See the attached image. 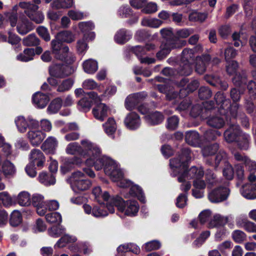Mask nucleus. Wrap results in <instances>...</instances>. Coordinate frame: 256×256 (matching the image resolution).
<instances>
[{
  "label": "nucleus",
  "mask_w": 256,
  "mask_h": 256,
  "mask_svg": "<svg viewBox=\"0 0 256 256\" xmlns=\"http://www.w3.org/2000/svg\"><path fill=\"white\" fill-rule=\"evenodd\" d=\"M52 226L48 230V234L53 238H58L65 233L66 230L62 226Z\"/></svg>",
  "instance_id": "nucleus-52"
},
{
  "label": "nucleus",
  "mask_w": 256,
  "mask_h": 256,
  "mask_svg": "<svg viewBox=\"0 0 256 256\" xmlns=\"http://www.w3.org/2000/svg\"><path fill=\"white\" fill-rule=\"evenodd\" d=\"M222 116H211L208 118L207 123L210 126L220 128L224 124V118H227V116L222 114Z\"/></svg>",
  "instance_id": "nucleus-32"
},
{
  "label": "nucleus",
  "mask_w": 256,
  "mask_h": 256,
  "mask_svg": "<svg viewBox=\"0 0 256 256\" xmlns=\"http://www.w3.org/2000/svg\"><path fill=\"white\" fill-rule=\"evenodd\" d=\"M30 144L34 146H38L46 138V134L39 130H30L27 134Z\"/></svg>",
  "instance_id": "nucleus-14"
},
{
  "label": "nucleus",
  "mask_w": 256,
  "mask_h": 256,
  "mask_svg": "<svg viewBox=\"0 0 256 256\" xmlns=\"http://www.w3.org/2000/svg\"><path fill=\"white\" fill-rule=\"evenodd\" d=\"M58 145L56 138L52 136L48 137L41 146L42 150L46 154H53Z\"/></svg>",
  "instance_id": "nucleus-22"
},
{
  "label": "nucleus",
  "mask_w": 256,
  "mask_h": 256,
  "mask_svg": "<svg viewBox=\"0 0 256 256\" xmlns=\"http://www.w3.org/2000/svg\"><path fill=\"white\" fill-rule=\"evenodd\" d=\"M74 82L72 80L68 78L63 80L58 86L57 91L63 92L68 90L72 86Z\"/></svg>",
  "instance_id": "nucleus-56"
},
{
  "label": "nucleus",
  "mask_w": 256,
  "mask_h": 256,
  "mask_svg": "<svg viewBox=\"0 0 256 256\" xmlns=\"http://www.w3.org/2000/svg\"><path fill=\"white\" fill-rule=\"evenodd\" d=\"M38 178L40 182L45 186L54 184L56 182V179L54 174H48L45 172L40 173Z\"/></svg>",
  "instance_id": "nucleus-41"
},
{
  "label": "nucleus",
  "mask_w": 256,
  "mask_h": 256,
  "mask_svg": "<svg viewBox=\"0 0 256 256\" xmlns=\"http://www.w3.org/2000/svg\"><path fill=\"white\" fill-rule=\"evenodd\" d=\"M76 240V237L69 234H64V236L57 242L54 245L55 248H62L68 243L74 242Z\"/></svg>",
  "instance_id": "nucleus-44"
},
{
  "label": "nucleus",
  "mask_w": 256,
  "mask_h": 256,
  "mask_svg": "<svg viewBox=\"0 0 256 256\" xmlns=\"http://www.w3.org/2000/svg\"><path fill=\"white\" fill-rule=\"evenodd\" d=\"M83 88L86 90H94L97 88L100 92H102L100 90V86L98 85L94 80L88 79L85 80L82 84Z\"/></svg>",
  "instance_id": "nucleus-58"
},
{
  "label": "nucleus",
  "mask_w": 256,
  "mask_h": 256,
  "mask_svg": "<svg viewBox=\"0 0 256 256\" xmlns=\"http://www.w3.org/2000/svg\"><path fill=\"white\" fill-rule=\"evenodd\" d=\"M70 181L72 188L75 192L87 190L91 186V182L86 179L84 174L80 171L72 174Z\"/></svg>",
  "instance_id": "nucleus-9"
},
{
  "label": "nucleus",
  "mask_w": 256,
  "mask_h": 256,
  "mask_svg": "<svg viewBox=\"0 0 256 256\" xmlns=\"http://www.w3.org/2000/svg\"><path fill=\"white\" fill-rule=\"evenodd\" d=\"M218 144L216 143L208 145L202 148V154L205 157L212 156L218 152Z\"/></svg>",
  "instance_id": "nucleus-50"
},
{
  "label": "nucleus",
  "mask_w": 256,
  "mask_h": 256,
  "mask_svg": "<svg viewBox=\"0 0 256 256\" xmlns=\"http://www.w3.org/2000/svg\"><path fill=\"white\" fill-rule=\"evenodd\" d=\"M90 40L86 34H84L83 37L78 40L76 44V48L78 52L84 54L88 48V42Z\"/></svg>",
  "instance_id": "nucleus-28"
},
{
  "label": "nucleus",
  "mask_w": 256,
  "mask_h": 256,
  "mask_svg": "<svg viewBox=\"0 0 256 256\" xmlns=\"http://www.w3.org/2000/svg\"><path fill=\"white\" fill-rule=\"evenodd\" d=\"M33 29L32 24L27 20H22L17 26L18 32L21 34H26Z\"/></svg>",
  "instance_id": "nucleus-40"
},
{
  "label": "nucleus",
  "mask_w": 256,
  "mask_h": 256,
  "mask_svg": "<svg viewBox=\"0 0 256 256\" xmlns=\"http://www.w3.org/2000/svg\"><path fill=\"white\" fill-rule=\"evenodd\" d=\"M206 80L210 84L214 86H220L222 89L226 90L227 87L226 83L222 82L219 77L213 75H206L204 77Z\"/></svg>",
  "instance_id": "nucleus-38"
},
{
  "label": "nucleus",
  "mask_w": 256,
  "mask_h": 256,
  "mask_svg": "<svg viewBox=\"0 0 256 256\" xmlns=\"http://www.w3.org/2000/svg\"><path fill=\"white\" fill-rule=\"evenodd\" d=\"M194 60L193 50L185 48L182 54L181 62L178 70L180 75H190L192 70V63Z\"/></svg>",
  "instance_id": "nucleus-7"
},
{
  "label": "nucleus",
  "mask_w": 256,
  "mask_h": 256,
  "mask_svg": "<svg viewBox=\"0 0 256 256\" xmlns=\"http://www.w3.org/2000/svg\"><path fill=\"white\" fill-rule=\"evenodd\" d=\"M82 146L78 142H70L68 144L66 148V152L68 154L74 155L78 154L81 156Z\"/></svg>",
  "instance_id": "nucleus-42"
},
{
  "label": "nucleus",
  "mask_w": 256,
  "mask_h": 256,
  "mask_svg": "<svg viewBox=\"0 0 256 256\" xmlns=\"http://www.w3.org/2000/svg\"><path fill=\"white\" fill-rule=\"evenodd\" d=\"M40 41L34 34H30L23 39L22 43L26 46H37Z\"/></svg>",
  "instance_id": "nucleus-51"
},
{
  "label": "nucleus",
  "mask_w": 256,
  "mask_h": 256,
  "mask_svg": "<svg viewBox=\"0 0 256 256\" xmlns=\"http://www.w3.org/2000/svg\"><path fill=\"white\" fill-rule=\"evenodd\" d=\"M141 23L143 26L157 28L162 24V22L156 18H146L142 20Z\"/></svg>",
  "instance_id": "nucleus-49"
},
{
  "label": "nucleus",
  "mask_w": 256,
  "mask_h": 256,
  "mask_svg": "<svg viewBox=\"0 0 256 256\" xmlns=\"http://www.w3.org/2000/svg\"><path fill=\"white\" fill-rule=\"evenodd\" d=\"M49 73L52 76L63 78L72 74L70 68L67 65L53 64L49 68Z\"/></svg>",
  "instance_id": "nucleus-12"
},
{
  "label": "nucleus",
  "mask_w": 256,
  "mask_h": 256,
  "mask_svg": "<svg viewBox=\"0 0 256 256\" xmlns=\"http://www.w3.org/2000/svg\"><path fill=\"white\" fill-rule=\"evenodd\" d=\"M30 158L32 164H34L38 167L42 166L45 161V158L42 152L38 149H34L31 150Z\"/></svg>",
  "instance_id": "nucleus-21"
},
{
  "label": "nucleus",
  "mask_w": 256,
  "mask_h": 256,
  "mask_svg": "<svg viewBox=\"0 0 256 256\" xmlns=\"http://www.w3.org/2000/svg\"><path fill=\"white\" fill-rule=\"evenodd\" d=\"M0 170L6 177L13 176L16 172L14 164L8 160H5L2 162V170Z\"/></svg>",
  "instance_id": "nucleus-31"
},
{
  "label": "nucleus",
  "mask_w": 256,
  "mask_h": 256,
  "mask_svg": "<svg viewBox=\"0 0 256 256\" xmlns=\"http://www.w3.org/2000/svg\"><path fill=\"white\" fill-rule=\"evenodd\" d=\"M178 181L183 184L180 186V189L184 192L188 190L191 188L190 183L188 182V180L184 176V174H181L178 177Z\"/></svg>",
  "instance_id": "nucleus-60"
},
{
  "label": "nucleus",
  "mask_w": 256,
  "mask_h": 256,
  "mask_svg": "<svg viewBox=\"0 0 256 256\" xmlns=\"http://www.w3.org/2000/svg\"><path fill=\"white\" fill-rule=\"evenodd\" d=\"M229 220V216H224L220 214H216L213 216L208 224L210 228H217L224 226Z\"/></svg>",
  "instance_id": "nucleus-26"
},
{
  "label": "nucleus",
  "mask_w": 256,
  "mask_h": 256,
  "mask_svg": "<svg viewBox=\"0 0 256 256\" xmlns=\"http://www.w3.org/2000/svg\"><path fill=\"white\" fill-rule=\"evenodd\" d=\"M73 0H56L52 3V6L56 9L69 8L73 5Z\"/></svg>",
  "instance_id": "nucleus-54"
},
{
  "label": "nucleus",
  "mask_w": 256,
  "mask_h": 256,
  "mask_svg": "<svg viewBox=\"0 0 256 256\" xmlns=\"http://www.w3.org/2000/svg\"><path fill=\"white\" fill-rule=\"evenodd\" d=\"M214 99L218 105L220 106V112L221 114L228 115L229 112L234 120L237 117L238 106L236 103H234L230 106V100L226 98L224 94L220 92L216 93Z\"/></svg>",
  "instance_id": "nucleus-6"
},
{
  "label": "nucleus",
  "mask_w": 256,
  "mask_h": 256,
  "mask_svg": "<svg viewBox=\"0 0 256 256\" xmlns=\"http://www.w3.org/2000/svg\"><path fill=\"white\" fill-rule=\"evenodd\" d=\"M108 160H112L108 157L101 156L100 154L96 158H87L86 160V164L88 166H94L96 170H102V168L104 169V168L109 166L108 162Z\"/></svg>",
  "instance_id": "nucleus-13"
},
{
  "label": "nucleus",
  "mask_w": 256,
  "mask_h": 256,
  "mask_svg": "<svg viewBox=\"0 0 256 256\" xmlns=\"http://www.w3.org/2000/svg\"><path fill=\"white\" fill-rule=\"evenodd\" d=\"M156 46L152 44H147L145 47H142L139 46H134L132 48L133 52L140 58L146 54V52L154 49Z\"/></svg>",
  "instance_id": "nucleus-34"
},
{
  "label": "nucleus",
  "mask_w": 256,
  "mask_h": 256,
  "mask_svg": "<svg viewBox=\"0 0 256 256\" xmlns=\"http://www.w3.org/2000/svg\"><path fill=\"white\" fill-rule=\"evenodd\" d=\"M0 201L6 206H10L12 204V199L6 192H0Z\"/></svg>",
  "instance_id": "nucleus-63"
},
{
  "label": "nucleus",
  "mask_w": 256,
  "mask_h": 256,
  "mask_svg": "<svg viewBox=\"0 0 256 256\" xmlns=\"http://www.w3.org/2000/svg\"><path fill=\"white\" fill-rule=\"evenodd\" d=\"M18 202L22 206H28L30 204V194L26 192L19 194L18 196Z\"/></svg>",
  "instance_id": "nucleus-53"
},
{
  "label": "nucleus",
  "mask_w": 256,
  "mask_h": 256,
  "mask_svg": "<svg viewBox=\"0 0 256 256\" xmlns=\"http://www.w3.org/2000/svg\"><path fill=\"white\" fill-rule=\"evenodd\" d=\"M241 134V130L238 125L232 124L224 133V137L226 142H236L238 136Z\"/></svg>",
  "instance_id": "nucleus-16"
},
{
  "label": "nucleus",
  "mask_w": 256,
  "mask_h": 256,
  "mask_svg": "<svg viewBox=\"0 0 256 256\" xmlns=\"http://www.w3.org/2000/svg\"><path fill=\"white\" fill-rule=\"evenodd\" d=\"M100 206H95L93 208L92 214L96 217H103L108 216V212L107 207L105 208L104 204H100Z\"/></svg>",
  "instance_id": "nucleus-46"
},
{
  "label": "nucleus",
  "mask_w": 256,
  "mask_h": 256,
  "mask_svg": "<svg viewBox=\"0 0 256 256\" xmlns=\"http://www.w3.org/2000/svg\"><path fill=\"white\" fill-rule=\"evenodd\" d=\"M108 107L104 104L100 103L93 108L92 113L96 119L103 121L108 116Z\"/></svg>",
  "instance_id": "nucleus-20"
},
{
  "label": "nucleus",
  "mask_w": 256,
  "mask_h": 256,
  "mask_svg": "<svg viewBox=\"0 0 256 256\" xmlns=\"http://www.w3.org/2000/svg\"><path fill=\"white\" fill-rule=\"evenodd\" d=\"M62 106V100L60 98H57L54 99L50 104L48 108V111L50 114H54L57 112L60 108Z\"/></svg>",
  "instance_id": "nucleus-47"
},
{
  "label": "nucleus",
  "mask_w": 256,
  "mask_h": 256,
  "mask_svg": "<svg viewBox=\"0 0 256 256\" xmlns=\"http://www.w3.org/2000/svg\"><path fill=\"white\" fill-rule=\"evenodd\" d=\"M114 206L120 212H124L126 215L135 216L138 211L139 205L136 200H127L124 202L120 197L116 196L114 198Z\"/></svg>",
  "instance_id": "nucleus-8"
},
{
  "label": "nucleus",
  "mask_w": 256,
  "mask_h": 256,
  "mask_svg": "<svg viewBox=\"0 0 256 256\" xmlns=\"http://www.w3.org/2000/svg\"><path fill=\"white\" fill-rule=\"evenodd\" d=\"M124 124L129 129H136L140 124V117L136 113L134 112H130L125 118Z\"/></svg>",
  "instance_id": "nucleus-18"
},
{
  "label": "nucleus",
  "mask_w": 256,
  "mask_h": 256,
  "mask_svg": "<svg viewBox=\"0 0 256 256\" xmlns=\"http://www.w3.org/2000/svg\"><path fill=\"white\" fill-rule=\"evenodd\" d=\"M132 37V34L126 30L122 29L118 31L115 35V41L118 44H124Z\"/></svg>",
  "instance_id": "nucleus-35"
},
{
  "label": "nucleus",
  "mask_w": 256,
  "mask_h": 256,
  "mask_svg": "<svg viewBox=\"0 0 256 256\" xmlns=\"http://www.w3.org/2000/svg\"><path fill=\"white\" fill-rule=\"evenodd\" d=\"M14 121L18 131L20 132H24L29 127L28 120H26L24 116H18Z\"/></svg>",
  "instance_id": "nucleus-43"
},
{
  "label": "nucleus",
  "mask_w": 256,
  "mask_h": 256,
  "mask_svg": "<svg viewBox=\"0 0 256 256\" xmlns=\"http://www.w3.org/2000/svg\"><path fill=\"white\" fill-rule=\"evenodd\" d=\"M46 221L50 224H59L62 220L61 215L58 212H52L46 216Z\"/></svg>",
  "instance_id": "nucleus-55"
},
{
  "label": "nucleus",
  "mask_w": 256,
  "mask_h": 256,
  "mask_svg": "<svg viewBox=\"0 0 256 256\" xmlns=\"http://www.w3.org/2000/svg\"><path fill=\"white\" fill-rule=\"evenodd\" d=\"M238 68V63L235 60L228 62L226 66V70L230 75H233L236 74Z\"/></svg>",
  "instance_id": "nucleus-61"
},
{
  "label": "nucleus",
  "mask_w": 256,
  "mask_h": 256,
  "mask_svg": "<svg viewBox=\"0 0 256 256\" xmlns=\"http://www.w3.org/2000/svg\"><path fill=\"white\" fill-rule=\"evenodd\" d=\"M78 28L84 34H86L90 40H93L95 38L94 32H90L94 28V24L90 22H83L78 24Z\"/></svg>",
  "instance_id": "nucleus-27"
},
{
  "label": "nucleus",
  "mask_w": 256,
  "mask_h": 256,
  "mask_svg": "<svg viewBox=\"0 0 256 256\" xmlns=\"http://www.w3.org/2000/svg\"><path fill=\"white\" fill-rule=\"evenodd\" d=\"M116 197H110L109 194L107 192H104L100 194V197H98L96 200L100 204H104L103 201L106 202L107 209L110 213H114V198Z\"/></svg>",
  "instance_id": "nucleus-17"
},
{
  "label": "nucleus",
  "mask_w": 256,
  "mask_h": 256,
  "mask_svg": "<svg viewBox=\"0 0 256 256\" xmlns=\"http://www.w3.org/2000/svg\"><path fill=\"white\" fill-rule=\"evenodd\" d=\"M250 140V135L241 131V134H239L236 142L241 149L246 150L248 148Z\"/></svg>",
  "instance_id": "nucleus-39"
},
{
  "label": "nucleus",
  "mask_w": 256,
  "mask_h": 256,
  "mask_svg": "<svg viewBox=\"0 0 256 256\" xmlns=\"http://www.w3.org/2000/svg\"><path fill=\"white\" fill-rule=\"evenodd\" d=\"M234 240L238 243L242 242L244 241L246 238V234L240 230H234L232 234Z\"/></svg>",
  "instance_id": "nucleus-64"
},
{
  "label": "nucleus",
  "mask_w": 256,
  "mask_h": 256,
  "mask_svg": "<svg viewBox=\"0 0 256 256\" xmlns=\"http://www.w3.org/2000/svg\"><path fill=\"white\" fill-rule=\"evenodd\" d=\"M50 100L48 95L37 92L35 93L32 96V102L34 104L39 108H44Z\"/></svg>",
  "instance_id": "nucleus-23"
},
{
  "label": "nucleus",
  "mask_w": 256,
  "mask_h": 256,
  "mask_svg": "<svg viewBox=\"0 0 256 256\" xmlns=\"http://www.w3.org/2000/svg\"><path fill=\"white\" fill-rule=\"evenodd\" d=\"M240 192L242 195L248 199L256 198V183L248 184L243 186Z\"/></svg>",
  "instance_id": "nucleus-24"
},
{
  "label": "nucleus",
  "mask_w": 256,
  "mask_h": 256,
  "mask_svg": "<svg viewBox=\"0 0 256 256\" xmlns=\"http://www.w3.org/2000/svg\"><path fill=\"white\" fill-rule=\"evenodd\" d=\"M35 52L32 48H27L24 50L22 53L16 56V59L22 62H28L33 60Z\"/></svg>",
  "instance_id": "nucleus-33"
},
{
  "label": "nucleus",
  "mask_w": 256,
  "mask_h": 256,
  "mask_svg": "<svg viewBox=\"0 0 256 256\" xmlns=\"http://www.w3.org/2000/svg\"><path fill=\"white\" fill-rule=\"evenodd\" d=\"M147 122L152 125L158 124L162 122L164 119L162 114L158 112L150 113L145 116Z\"/></svg>",
  "instance_id": "nucleus-29"
},
{
  "label": "nucleus",
  "mask_w": 256,
  "mask_h": 256,
  "mask_svg": "<svg viewBox=\"0 0 256 256\" xmlns=\"http://www.w3.org/2000/svg\"><path fill=\"white\" fill-rule=\"evenodd\" d=\"M230 190L226 187H218L209 192L208 198L212 202H220L226 200L229 196Z\"/></svg>",
  "instance_id": "nucleus-11"
},
{
  "label": "nucleus",
  "mask_w": 256,
  "mask_h": 256,
  "mask_svg": "<svg viewBox=\"0 0 256 256\" xmlns=\"http://www.w3.org/2000/svg\"><path fill=\"white\" fill-rule=\"evenodd\" d=\"M156 87L160 92L166 94V98L168 100L174 99L178 96V92L174 90L173 87L168 84H158Z\"/></svg>",
  "instance_id": "nucleus-25"
},
{
  "label": "nucleus",
  "mask_w": 256,
  "mask_h": 256,
  "mask_svg": "<svg viewBox=\"0 0 256 256\" xmlns=\"http://www.w3.org/2000/svg\"><path fill=\"white\" fill-rule=\"evenodd\" d=\"M185 140L190 145L198 146L200 144L199 134L196 132L190 131L186 132Z\"/></svg>",
  "instance_id": "nucleus-30"
},
{
  "label": "nucleus",
  "mask_w": 256,
  "mask_h": 256,
  "mask_svg": "<svg viewBox=\"0 0 256 256\" xmlns=\"http://www.w3.org/2000/svg\"><path fill=\"white\" fill-rule=\"evenodd\" d=\"M103 126L105 132L108 135L112 134L116 129V122L112 118H108L107 121L103 124Z\"/></svg>",
  "instance_id": "nucleus-45"
},
{
  "label": "nucleus",
  "mask_w": 256,
  "mask_h": 256,
  "mask_svg": "<svg viewBox=\"0 0 256 256\" xmlns=\"http://www.w3.org/2000/svg\"><path fill=\"white\" fill-rule=\"evenodd\" d=\"M51 48L54 58L60 60L70 64L75 60V56L68 46H62V42L56 38L51 42Z\"/></svg>",
  "instance_id": "nucleus-4"
},
{
  "label": "nucleus",
  "mask_w": 256,
  "mask_h": 256,
  "mask_svg": "<svg viewBox=\"0 0 256 256\" xmlns=\"http://www.w3.org/2000/svg\"><path fill=\"white\" fill-rule=\"evenodd\" d=\"M145 6L142 9V12L145 14H152L158 10V6L155 2H150L144 5Z\"/></svg>",
  "instance_id": "nucleus-62"
},
{
  "label": "nucleus",
  "mask_w": 256,
  "mask_h": 256,
  "mask_svg": "<svg viewBox=\"0 0 256 256\" xmlns=\"http://www.w3.org/2000/svg\"><path fill=\"white\" fill-rule=\"evenodd\" d=\"M82 65L84 72L88 74H94L98 69L97 62L92 59L85 60Z\"/></svg>",
  "instance_id": "nucleus-36"
},
{
  "label": "nucleus",
  "mask_w": 256,
  "mask_h": 256,
  "mask_svg": "<svg viewBox=\"0 0 256 256\" xmlns=\"http://www.w3.org/2000/svg\"><path fill=\"white\" fill-rule=\"evenodd\" d=\"M193 33V30L190 28H182L177 30L175 34V39L180 40V38H186Z\"/></svg>",
  "instance_id": "nucleus-59"
},
{
  "label": "nucleus",
  "mask_w": 256,
  "mask_h": 256,
  "mask_svg": "<svg viewBox=\"0 0 256 256\" xmlns=\"http://www.w3.org/2000/svg\"><path fill=\"white\" fill-rule=\"evenodd\" d=\"M56 36L62 42L71 43L75 40L74 34L68 30L60 32Z\"/></svg>",
  "instance_id": "nucleus-37"
},
{
  "label": "nucleus",
  "mask_w": 256,
  "mask_h": 256,
  "mask_svg": "<svg viewBox=\"0 0 256 256\" xmlns=\"http://www.w3.org/2000/svg\"><path fill=\"white\" fill-rule=\"evenodd\" d=\"M144 97L142 93H136L129 95L125 100V107L128 110H132L139 104Z\"/></svg>",
  "instance_id": "nucleus-15"
},
{
  "label": "nucleus",
  "mask_w": 256,
  "mask_h": 256,
  "mask_svg": "<svg viewBox=\"0 0 256 256\" xmlns=\"http://www.w3.org/2000/svg\"><path fill=\"white\" fill-rule=\"evenodd\" d=\"M82 146L81 156L87 158H96L101 154V150L100 147L94 143L87 139L80 141Z\"/></svg>",
  "instance_id": "nucleus-10"
},
{
  "label": "nucleus",
  "mask_w": 256,
  "mask_h": 256,
  "mask_svg": "<svg viewBox=\"0 0 256 256\" xmlns=\"http://www.w3.org/2000/svg\"><path fill=\"white\" fill-rule=\"evenodd\" d=\"M22 220V217L20 212L14 210L11 214L10 218V224L14 226H18L20 224Z\"/></svg>",
  "instance_id": "nucleus-57"
},
{
  "label": "nucleus",
  "mask_w": 256,
  "mask_h": 256,
  "mask_svg": "<svg viewBox=\"0 0 256 256\" xmlns=\"http://www.w3.org/2000/svg\"><path fill=\"white\" fill-rule=\"evenodd\" d=\"M207 17L208 14L206 13L192 12L189 14L188 19L191 22H202Z\"/></svg>",
  "instance_id": "nucleus-48"
},
{
  "label": "nucleus",
  "mask_w": 256,
  "mask_h": 256,
  "mask_svg": "<svg viewBox=\"0 0 256 256\" xmlns=\"http://www.w3.org/2000/svg\"><path fill=\"white\" fill-rule=\"evenodd\" d=\"M190 158V150L188 148H185L182 150L181 156L170 160V166L172 168H182L184 170V172L182 174H184L187 180L200 179L204 174V170L201 168L192 166L188 170H186Z\"/></svg>",
  "instance_id": "nucleus-1"
},
{
  "label": "nucleus",
  "mask_w": 256,
  "mask_h": 256,
  "mask_svg": "<svg viewBox=\"0 0 256 256\" xmlns=\"http://www.w3.org/2000/svg\"><path fill=\"white\" fill-rule=\"evenodd\" d=\"M160 34L164 41L160 46V50L156 54V56L160 60L164 58L172 50L180 48L186 44L185 40L175 39V34H174L170 29H162Z\"/></svg>",
  "instance_id": "nucleus-2"
},
{
  "label": "nucleus",
  "mask_w": 256,
  "mask_h": 256,
  "mask_svg": "<svg viewBox=\"0 0 256 256\" xmlns=\"http://www.w3.org/2000/svg\"><path fill=\"white\" fill-rule=\"evenodd\" d=\"M40 3V0H32L31 2H21L12 8V11L10 12L17 14L19 8H20L24 10V12L32 20L37 24H40L44 20L43 14L37 11L39 8L38 4Z\"/></svg>",
  "instance_id": "nucleus-3"
},
{
  "label": "nucleus",
  "mask_w": 256,
  "mask_h": 256,
  "mask_svg": "<svg viewBox=\"0 0 256 256\" xmlns=\"http://www.w3.org/2000/svg\"><path fill=\"white\" fill-rule=\"evenodd\" d=\"M108 166L104 168L105 174L110 176L114 182H119L120 187L126 188L132 185L130 181L123 178V173L118 165L113 160H108Z\"/></svg>",
  "instance_id": "nucleus-5"
},
{
  "label": "nucleus",
  "mask_w": 256,
  "mask_h": 256,
  "mask_svg": "<svg viewBox=\"0 0 256 256\" xmlns=\"http://www.w3.org/2000/svg\"><path fill=\"white\" fill-rule=\"evenodd\" d=\"M210 60V58L209 54H205L202 56L196 57V71L200 74H202L204 72Z\"/></svg>",
  "instance_id": "nucleus-19"
}]
</instances>
